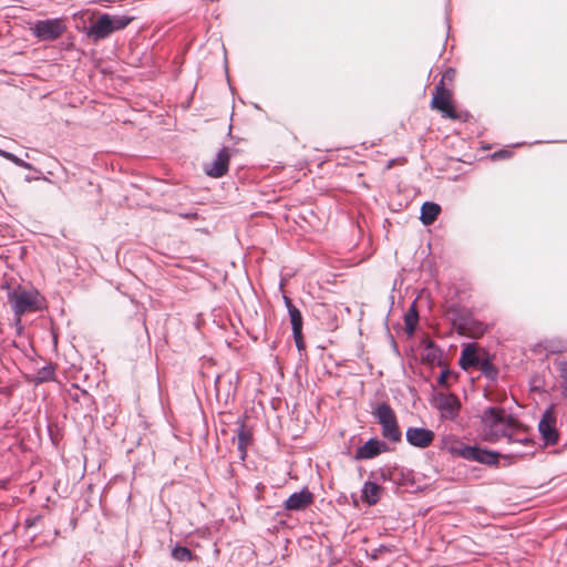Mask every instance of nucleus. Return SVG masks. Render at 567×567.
<instances>
[{
    "label": "nucleus",
    "instance_id": "obj_8",
    "mask_svg": "<svg viewBox=\"0 0 567 567\" xmlns=\"http://www.w3.org/2000/svg\"><path fill=\"white\" fill-rule=\"evenodd\" d=\"M436 408L441 416L446 420H455L461 410L460 399L451 393H437L435 395Z\"/></svg>",
    "mask_w": 567,
    "mask_h": 567
},
{
    "label": "nucleus",
    "instance_id": "obj_28",
    "mask_svg": "<svg viewBox=\"0 0 567 567\" xmlns=\"http://www.w3.org/2000/svg\"><path fill=\"white\" fill-rule=\"evenodd\" d=\"M293 336V340H295V343H296V347L299 351H302L305 350V342H303V337H302V331H299V334H292Z\"/></svg>",
    "mask_w": 567,
    "mask_h": 567
},
{
    "label": "nucleus",
    "instance_id": "obj_4",
    "mask_svg": "<svg viewBox=\"0 0 567 567\" xmlns=\"http://www.w3.org/2000/svg\"><path fill=\"white\" fill-rule=\"evenodd\" d=\"M372 415L381 425L382 436L390 442H400L402 432L399 427L396 415L386 402L379 403L372 411Z\"/></svg>",
    "mask_w": 567,
    "mask_h": 567
},
{
    "label": "nucleus",
    "instance_id": "obj_15",
    "mask_svg": "<svg viewBox=\"0 0 567 567\" xmlns=\"http://www.w3.org/2000/svg\"><path fill=\"white\" fill-rule=\"evenodd\" d=\"M481 359L482 357L477 354L476 344L468 343L463 348L458 363L463 370H468L471 368H476Z\"/></svg>",
    "mask_w": 567,
    "mask_h": 567
},
{
    "label": "nucleus",
    "instance_id": "obj_7",
    "mask_svg": "<svg viewBox=\"0 0 567 567\" xmlns=\"http://www.w3.org/2000/svg\"><path fill=\"white\" fill-rule=\"evenodd\" d=\"M457 332L470 338H480L487 330V324L474 317L470 311L460 313L454 320Z\"/></svg>",
    "mask_w": 567,
    "mask_h": 567
},
{
    "label": "nucleus",
    "instance_id": "obj_13",
    "mask_svg": "<svg viewBox=\"0 0 567 567\" xmlns=\"http://www.w3.org/2000/svg\"><path fill=\"white\" fill-rule=\"evenodd\" d=\"M389 450L385 442L372 437L355 451V460H370Z\"/></svg>",
    "mask_w": 567,
    "mask_h": 567
},
{
    "label": "nucleus",
    "instance_id": "obj_20",
    "mask_svg": "<svg viewBox=\"0 0 567 567\" xmlns=\"http://www.w3.org/2000/svg\"><path fill=\"white\" fill-rule=\"evenodd\" d=\"M484 377L488 380L494 381L497 379L498 371L493 362L488 358H482L476 367Z\"/></svg>",
    "mask_w": 567,
    "mask_h": 567
},
{
    "label": "nucleus",
    "instance_id": "obj_10",
    "mask_svg": "<svg viewBox=\"0 0 567 567\" xmlns=\"http://www.w3.org/2000/svg\"><path fill=\"white\" fill-rule=\"evenodd\" d=\"M405 437L410 445L419 449H425L432 444L435 434L432 430L425 427L410 426L405 432Z\"/></svg>",
    "mask_w": 567,
    "mask_h": 567
},
{
    "label": "nucleus",
    "instance_id": "obj_11",
    "mask_svg": "<svg viewBox=\"0 0 567 567\" xmlns=\"http://www.w3.org/2000/svg\"><path fill=\"white\" fill-rule=\"evenodd\" d=\"M230 153L228 147H223L216 158L205 167V173L213 178L223 177L228 172Z\"/></svg>",
    "mask_w": 567,
    "mask_h": 567
},
{
    "label": "nucleus",
    "instance_id": "obj_14",
    "mask_svg": "<svg viewBox=\"0 0 567 567\" xmlns=\"http://www.w3.org/2000/svg\"><path fill=\"white\" fill-rule=\"evenodd\" d=\"M313 503V494L308 488L292 493L285 502V508L288 511H303Z\"/></svg>",
    "mask_w": 567,
    "mask_h": 567
},
{
    "label": "nucleus",
    "instance_id": "obj_22",
    "mask_svg": "<svg viewBox=\"0 0 567 567\" xmlns=\"http://www.w3.org/2000/svg\"><path fill=\"white\" fill-rule=\"evenodd\" d=\"M172 557L178 561H189L193 559V553L184 546H175L172 550Z\"/></svg>",
    "mask_w": 567,
    "mask_h": 567
},
{
    "label": "nucleus",
    "instance_id": "obj_32",
    "mask_svg": "<svg viewBox=\"0 0 567 567\" xmlns=\"http://www.w3.org/2000/svg\"><path fill=\"white\" fill-rule=\"evenodd\" d=\"M184 216H185L186 218H190V217H195V216H196V214H195V213H194V214H185Z\"/></svg>",
    "mask_w": 567,
    "mask_h": 567
},
{
    "label": "nucleus",
    "instance_id": "obj_12",
    "mask_svg": "<svg viewBox=\"0 0 567 567\" xmlns=\"http://www.w3.org/2000/svg\"><path fill=\"white\" fill-rule=\"evenodd\" d=\"M538 431L545 441L546 445H555L558 441V434L556 431V419L551 411L547 410L539 423Z\"/></svg>",
    "mask_w": 567,
    "mask_h": 567
},
{
    "label": "nucleus",
    "instance_id": "obj_19",
    "mask_svg": "<svg viewBox=\"0 0 567 567\" xmlns=\"http://www.w3.org/2000/svg\"><path fill=\"white\" fill-rule=\"evenodd\" d=\"M237 437H238V451L240 452L241 460H244L246 457L247 446H248V444L250 442V437H251L249 431L246 429V426L244 424L239 425Z\"/></svg>",
    "mask_w": 567,
    "mask_h": 567
},
{
    "label": "nucleus",
    "instance_id": "obj_26",
    "mask_svg": "<svg viewBox=\"0 0 567 567\" xmlns=\"http://www.w3.org/2000/svg\"><path fill=\"white\" fill-rule=\"evenodd\" d=\"M563 395L567 399V360L559 363Z\"/></svg>",
    "mask_w": 567,
    "mask_h": 567
},
{
    "label": "nucleus",
    "instance_id": "obj_27",
    "mask_svg": "<svg viewBox=\"0 0 567 567\" xmlns=\"http://www.w3.org/2000/svg\"><path fill=\"white\" fill-rule=\"evenodd\" d=\"M451 377V371L445 369V370H442L439 378H437V383L439 385L441 386H449V383H447V380L449 378Z\"/></svg>",
    "mask_w": 567,
    "mask_h": 567
},
{
    "label": "nucleus",
    "instance_id": "obj_31",
    "mask_svg": "<svg viewBox=\"0 0 567 567\" xmlns=\"http://www.w3.org/2000/svg\"><path fill=\"white\" fill-rule=\"evenodd\" d=\"M511 454L515 455V456H522V455L526 454V452L522 451V450H516V451H512Z\"/></svg>",
    "mask_w": 567,
    "mask_h": 567
},
{
    "label": "nucleus",
    "instance_id": "obj_17",
    "mask_svg": "<svg viewBox=\"0 0 567 567\" xmlns=\"http://www.w3.org/2000/svg\"><path fill=\"white\" fill-rule=\"evenodd\" d=\"M440 213L441 206L439 204L433 202H425L421 207L420 219L423 225L430 226L436 220Z\"/></svg>",
    "mask_w": 567,
    "mask_h": 567
},
{
    "label": "nucleus",
    "instance_id": "obj_5",
    "mask_svg": "<svg viewBox=\"0 0 567 567\" xmlns=\"http://www.w3.org/2000/svg\"><path fill=\"white\" fill-rule=\"evenodd\" d=\"M30 30L39 41L50 42L62 37L66 31V24L61 18L38 20L32 23Z\"/></svg>",
    "mask_w": 567,
    "mask_h": 567
},
{
    "label": "nucleus",
    "instance_id": "obj_9",
    "mask_svg": "<svg viewBox=\"0 0 567 567\" xmlns=\"http://www.w3.org/2000/svg\"><path fill=\"white\" fill-rule=\"evenodd\" d=\"M452 93L450 90L435 89L431 101L432 109L439 110L445 117L451 120L458 118V115L451 104Z\"/></svg>",
    "mask_w": 567,
    "mask_h": 567
},
{
    "label": "nucleus",
    "instance_id": "obj_30",
    "mask_svg": "<svg viewBox=\"0 0 567 567\" xmlns=\"http://www.w3.org/2000/svg\"><path fill=\"white\" fill-rule=\"evenodd\" d=\"M509 153L507 151H501V152H497V153H494L493 157H503L505 155H508Z\"/></svg>",
    "mask_w": 567,
    "mask_h": 567
},
{
    "label": "nucleus",
    "instance_id": "obj_25",
    "mask_svg": "<svg viewBox=\"0 0 567 567\" xmlns=\"http://www.w3.org/2000/svg\"><path fill=\"white\" fill-rule=\"evenodd\" d=\"M0 156L12 162L19 167L25 168V169H33V166L30 163L24 162L23 159L19 158L14 154L7 152L4 150L0 148Z\"/></svg>",
    "mask_w": 567,
    "mask_h": 567
},
{
    "label": "nucleus",
    "instance_id": "obj_2",
    "mask_svg": "<svg viewBox=\"0 0 567 567\" xmlns=\"http://www.w3.org/2000/svg\"><path fill=\"white\" fill-rule=\"evenodd\" d=\"M132 20V17L124 14L99 13L95 19H90L91 24L89 27H78V30L83 32L90 42L97 43L125 29Z\"/></svg>",
    "mask_w": 567,
    "mask_h": 567
},
{
    "label": "nucleus",
    "instance_id": "obj_21",
    "mask_svg": "<svg viewBox=\"0 0 567 567\" xmlns=\"http://www.w3.org/2000/svg\"><path fill=\"white\" fill-rule=\"evenodd\" d=\"M54 367L52 364H48L37 372L34 380L37 383L48 382L54 379Z\"/></svg>",
    "mask_w": 567,
    "mask_h": 567
},
{
    "label": "nucleus",
    "instance_id": "obj_3",
    "mask_svg": "<svg viewBox=\"0 0 567 567\" xmlns=\"http://www.w3.org/2000/svg\"><path fill=\"white\" fill-rule=\"evenodd\" d=\"M447 450L454 456L486 465H496L499 458V453L497 452L481 449L478 446L466 445L461 441H453L449 445Z\"/></svg>",
    "mask_w": 567,
    "mask_h": 567
},
{
    "label": "nucleus",
    "instance_id": "obj_16",
    "mask_svg": "<svg viewBox=\"0 0 567 567\" xmlns=\"http://www.w3.org/2000/svg\"><path fill=\"white\" fill-rule=\"evenodd\" d=\"M285 305L287 307L290 323L292 328V334H299V331H302V316L300 310L292 303V300L289 297H284Z\"/></svg>",
    "mask_w": 567,
    "mask_h": 567
},
{
    "label": "nucleus",
    "instance_id": "obj_18",
    "mask_svg": "<svg viewBox=\"0 0 567 567\" xmlns=\"http://www.w3.org/2000/svg\"><path fill=\"white\" fill-rule=\"evenodd\" d=\"M381 487L371 481L363 484L362 487V499L369 505H375L381 497Z\"/></svg>",
    "mask_w": 567,
    "mask_h": 567
},
{
    "label": "nucleus",
    "instance_id": "obj_6",
    "mask_svg": "<svg viewBox=\"0 0 567 567\" xmlns=\"http://www.w3.org/2000/svg\"><path fill=\"white\" fill-rule=\"evenodd\" d=\"M8 300L18 320L22 315L39 309V293L35 290H13L9 292Z\"/></svg>",
    "mask_w": 567,
    "mask_h": 567
},
{
    "label": "nucleus",
    "instance_id": "obj_1",
    "mask_svg": "<svg viewBox=\"0 0 567 567\" xmlns=\"http://www.w3.org/2000/svg\"><path fill=\"white\" fill-rule=\"evenodd\" d=\"M482 436L488 443L506 440L508 444H518L528 449L534 446L528 427L523 425L503 408L489 406L481 415Z\"/></svg>",
    "mask_w": 567,
    "mask_h": 567
},
{
    "label": "nucleus",
    "instance_id": "obj_23",
    "mask_svg": "<svg viewBox=\"0 0 567 567\" xmlns=\"http://www.w3.org/2000/svg\"><path fill=\"white\" fill-rule=\"evenodd\" d=\"M419 320V315L414 306L405 313L404 321L406 330L412 333L415 330Z\"/></svg>",
    "mask_w": 567,
    "mask_h": 567
},
{
    "label": "nucleus",
    "instance_id": "obj_24",
    "mask_svg": "<svg viewBox=\"0 0 567 567\" xmlns=\"http://www.w3.org/2000/svg\"><path fill=\"white\" fill-rule=\"evenodd\" d=\"M455 79V70L453 68H447L444 73L442 74V78L435 89L439 90H449L446 85H450L453 83Z\"/></svg>",
    "mask_w": 567,
    "mask_h": 567
},
{
    "label": "nucleus",
    "instance_id": "obj_29",
    "mask_svg": "<svg viewBox=\"0 0 567 567\" xmlns=\"http://www.w3.org/2000/svg\"><path fill=\"white\" fill-rule=\"evenodd\" d=\"M396 472H398V470H396V468H394L393 471L388 470V471H386V473H385V472H382V477H383L384 480H386V478H388L386 474H388V475H389V480H392V475H394Z\"/></svg>",
    "mask_w": 567,
    "mask_h": 567
}]
</instances>
